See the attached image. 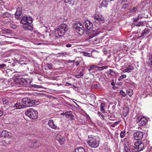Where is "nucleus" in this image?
Segmentation results:
<instances>
[{
	"instance_id": "obj_1",
	"label": "nucleus",
	"mask_w": 152,
	"mask_h": 152,
	"mask_svg": "<svg viewBox=\"0 0 152 152\" xmlns=\"http://www.w3.org/2000/svg\"><path fill=\"white\" fill-rule=\"evenodd\" d=\"M85 28L83 25L80 21H76L73 24V27L77 32L80 34H83L84 29L87 30V33L89 39H91L100 33L101 32V29L98 27L92 28L93 24L89 20L84 22Z\"/></svg>"
},
{
	"instance_id": "obj_2",
	"label": "nucleus",
	"mask_w": 152,
	"mask_h": 152,
	"mask_svg": "<svg viewBox=\"0 0 152 152\" xmlns=\"http://www.w3.org/2000/svg\"><path fill=\"white\" fill-rule=\"evenodd\" d=\"M68 29V26L66 24H61L57 27L56 33L54 34V36L57 38L61 37L65 34Z\"/></svg>"
},
{
	"instance_id": "obj_3",
	"label": "nucleus",
	"mask_w": 152,
	"mask_h": 152,
	"mask_svg": "<svg viewBox=\"0 0 152 152\" xmlns=\"http://www.w3.org/2000/svg\"><path fill=\"white\" fill-rule=\"evenodd\" d=\"M88 138L87 142L89 146L93 148H97L99 146L100 139L98 136L90 135L88 136Z\"/></svg>"
},
{
	"instance_id": "obj_4",
	"label": "nucleus",
	"mask_w": 152,
	"mask_h": 152,
	"mask_svg": "<svg viewBox=\"0 0 152 152\" xmlns=\"http://www.w3.org/2000/svg\"><path fill=\"white\" fill-rule=\"evenodd\" d=\"M26 115L32 119H35L38 117L37 111L33 109L30 108L27 110L25 113Z\"/></svg>"
},
{
	"instance_id": "obj_5",
	"label": "nucleus",
	"mask_w": 152,
	"mask_h": 152,
	"mask_svg": "<svg viewBox=\"0 0 152 152\" xmlns=\"http://www.w3.org/2000/svg\"><path fill=\"white\" fill-rule=\"evenodd\" d=\"M93 18L95 23L100 24L104 23V19L102 15L96 13L94 15Z\"/></svg>"
},
{
	"instance_id": "obj_6",
	"label": "nucleus",
	"mask_w": 152,
	"mask_h": 152,
	"mask_svg": "<svg viewBox=\"0 0 152 152\" xmlns=\"http://www.w3.org/2000/svg\"><path fill=\"white\" fill-rule=\"evenodd\" d=\"M134 147L138 151L143 150L145 148L144 144L139 141H136L135 142Z\"/></svg>"
},
{
	"instance_id": "obj_7",
	"label": "nucleus",
	"mask_w": 152,
	"mask_h": 152,
	"mask_svg": "<svg viewBox=\"0 0 152 152\" xmlns=\"http://www.w3.org/2000/svg\"><path fill=\"white\" fill-rule=\"evenodd\" d=\"M134 147L138 151L143 150L145 148L144 144L139 141H136L135 142Z\"/></svg>"
},
{
	"instance_id": "obj_8",
	"label": "nucleus",
	"mask_w": 152,
	"mask_h": 152,
	"mask_svg": "<svg viewBox=\"0 0 152 152\" xmlns=\"http://www.w3.org/2000/svg\"><path fill=\"white\" fill-rule=\"evenodd\" d=\"M21 23L24 24L27 23H31L32 22V18L31 17L23 16L20 20Z\"/></svg>"
},
{
	"instance_id": "obj_9",
	"label": "nucleus",
	"mask_w": 152,
	"mask_h": 152,
	"mask_svg": "<svg viewBox=\"0 0 152 152\" xmlns=\"http://www.w3.org/2000/svg\"><path fill=\"white\" fill-rule=\"evenodd\" d=\"M143 136V133L142 132L138 131L134 133L133 134L134 139L136 140H141Z\"/></svg>"
},
{
	"instance_id": "obj_10",
	"label": "nucleus",
	"mask_w": 152,
	"mask_h": 152,
	"mask_svg": "<svg viewBox=\"0 0 152 152\" xmlns=\"http://www.w3.org/2000/svg\"><path fill=\"white\" fill-rule=\"evenodd\" d=\"M20 83L21 84L24 85L26 87H28L29 86H30V85H29L30 84L31 81L28 79H20Z\"/></svg>"
},
{
	"instance_id": "obj_11",
	"label": "nucleus",
	"mask_w": 152,
	"mask_h": 152,
	"mask_svg": "<svg viewBox=\"0 0 152 152\" xmlns=\"http://www.w3.org/2000/svg\"><path fill=\"white\" fill-rule=\"evenodd\" d=\"M22 9L18 7L17 8L16 13H15V18L18 20H19L21 18V15L22 14Z\"/></svg>"
},
{
	"instance_id": "obj_12",
	"label": "nucleus",
	"mask_w": 152,
	"mask_h": 152,
	"mask_svg": "<svg viewBox=\"0 0 152 152\" xmlns=\"http://www.w3.org/2000/svg\"><path fill=\"white\" fill-rule=\"evenodd\" d=\"M11 136V134L6 130H3L1 132H0V137L10 138Z\"/></svg>"
},
{
	"instance_id": "obj_13",
	"label": "nucleus",
	"mask_w": 152,
	"mask_h": 152,
	"mask_svg": "<svg viewBox=\"0 0 152 152\" xmlns=\"http://www.w3.org/2000/svg\"><path fill=\"white\" fill-rule=\"evenodd\" d=\"M28 102L27 104V107L37 105L39 104V102H37L35 100L28 99Z\"/></svg>"
},
{
	"instance_id": "obj_14",
	"label": "nucleus",
	"mask_w": 152,
	"mask_h": 152,
	"mask_svg": "<svg viewBox=\"0 0 152 152\" xmlns=\"http://www.w3.org/2000/svg\"><path fill=\"white\" fill-rule=\"evenodd\" d=\"M56 139L59 142L61 145H63L64 143L65 139L64 137H62L60 135H57L56 137Z\"/></svg>"
},
{
	"instance_id": "obj_15",
	"label": "nucleus",
	"mask_w": 152,
	"mask_h": 152,
	"mask_svg": "<svg viewBox=\"0 0 152 152\" xmlns=\"http://www.w3.org/2000/svg\"><path fill=\"white\" fill-rule=\"evenodd\" d=\"M39 144L37 142V141H35L30 143L29 147L30 148L36 149L39 147Z\"/></svg>"
},
{
	"instance_id": "obj_16",
	"label": "nucleus",
	"mask_w": 152,
	"mask_h": 152,
	"mask_svg": "<svg viewBox=\"0 0 152 152\" xmlns=\"http://www.w3.org/2000/svg\"><path fill=\"white\" fill-rule=\"evenodd\" d=\"M139 125L140 126L145 125L147 123L146 119L144 118H141L138 121Z\"/></svg>"
},
{
	"instance_id": "obj_17",
	"label": "nucleus",
	"mask_w": 152,
	"mask_h": 152,
	"mask_svg": "<svg viewBox=\"0 0 152 152\" xmlns=\"http://www.w3.org/2000/svg\"><path fill=\"white\" fill-rule=\"evenodd\" d=\"M48 125L51 128L55 129H59V127L55 126L54 122L52 120H50L48 123Z\"/></svg>"
},
{
	"instance_id": "obj_18",
	"label": "nucleus",
	"mask_w": 152,
	"mask_h": 152,
	"mask_svg": "<svg viewBox=\"0 0 152 152\" xmlns=\"http://www.w3.org/2000/svg\"><path fill=\"white\" fill-rule=\"evenodd\" d=\"M134 69V67L131 65H129L126 68L123 69L122 70V72L123 73H129Z\"/></svg>"
},
{
	"instance_id": "obj_19",
	"label": "nucleus",
	"mask_w": 152,
	"mask_h": 152,
	"mask_svg": "<svg viewBox=\"0 0 152 152\" xmlns=\"http://www.w3.org/2000/svg\"><path fill=\"white\" fill-rule=\"evenodd\" d=\"M29 23H26L24 25L23 28L26 31H31L33 29L32 26L29 24Z\"/></svg>"
},
{
	"instance_id": "obj_20",
	"label": "nucleus",
	"mask_w": 152,
	"mask_h": 152,
	"mask_svg": "<svg viewBox=\"0 0 152 152\" xmlns=\"http://www.w3.org/2000/svg\"><path fill=\"white\" fill-rule=\"evenodd\" d=\"M65 116L67 118H69L71 120H74V116L72 114V112L71 111H67L66 112Z\"/></svg>"
},
{
	"instance_id": "obj_21",
	"label": "nucleus",
	"mask_w": 152,
	"mask_h": 152,
	"mask_svg": "<svg viewBox=\"0 0 152 152\" xmlns=\"http://www.w3.org/2000/svg\"><path fill=\"white\" fill-rule=\"evenodd\" d=\"M121 4L122 6V8H125L126 7V6L129 5V3L128 0H123L121 2Z\"/></svg>"
},
{
	"instance_id": "obj_22",
	"label": "nucleus",
	"mask_w": 152,
	"mask_h": 152,
	"mask_svg": "<svg viewBox=\"0 0 152 152\" xmlns=\"http://www.w3.org/2000/svg\"><path fill=\"white\" fill-rule=\"evenodd\" d=\"M25 105H23L21 104V103H17L13 106V107L16 109H20L25 107Z\"/></svg>"
},
{
	"instance_id": "obj_23",
	"label": "nucleus",
	"mask_w": 152,
	"mask_h": 152,
	"mask_svg": "<svg viewBox=\"0 0 152 152\" xmlns=\"http://www.w3.org/2000/svg\"><path fill=\"white\" fill-rule=\"evenodd\" d=\"M56 55V56L57 57L66 56L68 55V53L67 52H61L57 53Z\"/></svg>"
},
{
	"instance_id": "obj_24",
	"label": "nucleus",
	"mask_w": 152,
	"mask_h": 152,
	"mask_svg": "<svg viewBox=\"0 0 152 152\" xmlns=\"http://www.w3.org/2000/svg\"><path fill=\"white\" fill-rule=\"evenodd\" d=\"M133 24L134 26H145V22L143 21H139L137 23H133Z\"/></svg>"
},
{
	"instance_id": "obj_25",
	"label": "nucleus",
	"mask_w": 152,
	"mask_h": 152,
	"mask_svg": "<svg viewBox=\"0 0 152 152\" xmlns=\"http://www.w3.org/2000/svg\"><path fill=\"white\" fill-rule=\"evenodd\" d=\"M151 30L147 28H146L143 30L141 34V36H144V35L148 34L150 32Z\"/></svg>"
},
{
	"instance_id": "obj_26",
	"label": "nucleus",
	"mask_w": 152,
	"mask_h": 152,
	"mask_svg": "<svg viewBox=\"0 0 152 152\" xmlns=\"http://www.w3.org/2000/svg\"><path fill=\"white\" fill-rule=\"evenodd\" d=\"M108 2L106 0L103 1L100 5V7H107L108 4Z\"/></svg>"
},
{
	"instance_id": "obj_27",
	"label": "nucleus",
	"mask_w": 152,
	"mask_h": 152,
	"mask_svg": "<svg viewBox=\"0 0 152 152\" xmlns=\"http://www.w3.org/2000/svg\"><path fill=\"white\" fill-rule=\"evenodd\" d=\"M130 151V148L129 145L127 143L124 144V151L125 152H129Z\"/></svg>"
},
{
	"instance_id": "obj_28",
	"label": "nucleus",
	"mask_w": 152,
	"mask_h": 152,
	"mask_svg": "<svg viewBox=\"0 0 152 152\" xmlns=\"http://www.w3.org/2000/svg\"><path fill=\"white\" fill-rule=\"evenodd\" d=\"M129 113V109L128 107H125L123 109V114L125 117L127 116Z\"/></svg>"
},
{
	"instance_id": "obj_29",
	"label": "nucleus",
	"mask_w": 152,
	"mask_h": 152,
	"mask_svg": "<svg viewBox=\"0 0 152 152\" xmlns=\"http://www.w3.org/2000/svg\"><path fill=\"white\" fill-rule=\"evenodd\" d=\"M28 98H24L22 100V102L23 104V105H25V107H27V104L28 102Z\"/></svg>"
},
{
	"instance_id": "obj_30",
	"label": "nucleus",
	"mask_w": 152,
	"mask_h": 152,
	"mask_svg": "<svg viewBox=\"0 0 152 152\" xmlns=\"http://www.w3.org/2000/svg\"><path fill=\"white\" fill-rule=\"evenodd\" d=\"M147 64L150 66L151 67H152V56H149V58L148 60L147 61Z\"/></svg>"
},
{
	"instance_id": "obj_31",
	"label": "nucleus",
	"mask_w": 152,
	"mask_h": 152,
	"mask_svg": "<svg viewBox=\"0 0 152 152\" xmlns=\"http://www.w3.org/2000/svg\"><path fill=\"white\" fill-rule=\"evenodd\" d=\"M75 152H85V151L83 148L81 147L76 148L75 150Z\"/></svg>"
},
{
	"instance_id": "obj_32",
	"label": "nucleus",
	"mask_w": 152,
	"mask_h": 152,
	"mask_svg": "<svg viewBox=\"0 0 152 152\" xmlns=\"http://www.w3.org/2000/svg\"><path fill=\"white\" fill-rule=\"evenodd\" d=\"M127 93L129 96H132L133 94V91L132 89H129L126 91Z\"/></svg>"
},
{
	"instance_id": "obj_33",
	"label": "nucleus",
	"mask_w": 152,
	"mask_h": 152,
	"mask_svg": "<svg viewBox=\"0 0 152 152\" xmlns=\"http://www.w3.org/2000/svg\"><path fill=\"white\" fill-rule=\"evenodd\" d=\"M1 16L4 18H9L11 16V15L7 12H5L3 13Z\"/></svg>"
},
{
	"instance_id": "obj_34",
	"label": "nucleus",
	"mask_w": 152,
	"mask_h": 152,
	"mask_svg": "<svg viewBox=\"0 0 152 152\" xmlns=\"http://www.w3.org/2000/svg\"><path fill=\"white\" fill-rule=\"evenodd\" d=\"M105 106V104L104 103H101L100 105L101 111L103 113H104L105 112V110L104 109Z\"/></svg>"
},
{
	"instance_id": "obj_35",
	"label": "nucleus",
	"mask_w": 152,
	"mask_h": 152,
	"mask_svg": "<svg viewBox=\"0 0 152 152\" xmlns=\"http://www.w3.org/2000/svg\"><path fill=\"white\" fill-rule=\"evenodd\" d=\"M83 71H82L80 72L78 74L76 75L75 77L77 78H80L81 76L83 75Z\"/></svg>"
},
{
	"instance_id": "obj_36",
	"label": "nucleus",
	"mask_w": 152,
	"mask_h": 152,
	"mask_svg": "<svg viewBox=\"0 0 152 152\" xmlns=\"http://www.w3.org/2000/svg\"><path fill=\"white\" fill-rule=\"evenodd\" d=\"M129 11L130 12H134L137 11V8L136 7H133L132 8H130L129 10Z\"/></svg>"
},
{
	"instance_id": "obj_37",
	"label": "nucleus",
	"mask_w": 152,
	"mask_h": 152,
	"mask_svg": "<svg viewBox=\"0 0 152 152\" xmlns=\"http://www.w3.org/2000/svg\"><path fill=\"white\" fill-rule=\"evenodd\" d=\"M82 53L83 56L88 57H91V54L85 51L82 52Z\"/></svg>"
},
{
	"instance_id": "obj_38",
	"label": "nucleus",
	"mask_w": 152,
	"mask_h": 152,
	"mask_svg": "<svg viewBox=\"0 0 152 152\" xmlns=\"http://www.w3.org/2000/svg\"><path fill=\"white\" fill-rule=\"evenodd\" d=\"M0 145L5 147L7 146V144L5 141L3 140H0Z\"/></svg>"
},
{
	"instance_id": "obj_39",
	"label": "nucleus",
	"mask_w": 152,
	"mask_h": 152,
	"mask_svg": "<svg viewBox=\"0 0 152 152\" xmlns=\"http://www.w3.org/2000/svg\"><path fill=\"white\" fill-rule=\"evenodd\" d=\"M2 101L3 104H6L7 105L9 104V102L7 100L4 98H3L2 99Z\"/></svg>"
},
{
	"instance_id": "obj_40",
	"label": "nucleus",
	"mask_w": 152,
	"mask_h": 152,
	"mask_svg": "<svg viewBox=\"0 0 152 152\" xmlns=\"http://www.w3.org/2000/svg\"><path fill=\"white\" fill-rule=\"evenodd\" d=\"M125 132L126 131L124 130L121 132L120 134V136L121 138H123L125 136Z\"/></svg>"
},
{
	"instance_id": "obj_41",
	"label": "nucleus",
	"mask_w": 152,
	"mask_h": 152,
	"mask_svg": "<svg viewBox=\"0 0 152 152\" xmlns=\"http://www.w3.org/2000/svg\"><path fill=\"white\" fill-rule=\"evenodd\" d=\"M6 67V65L4 64H0V69H5Z\"/></svg>"
},
{
	"instance_id": "obj_42",
	"label": "nucleus",
	"mask_w": 152,
	"mask_h": 152,
	"mask_svg": "<svg viewBox=\"0 0 152 152\" xmlns=\"http://www.w3.org/2000/svg\"><path fill=\"white\" fill-rule=\"evenodd\" d=\"M126 76L125 75H122L121 76L118 78V80H121L122 79L125 78L126 77Z\"/></svg>"
},
{
	"instance_id": "obj_43",
	"label": "nucleus",
	"mask_w": 152,
	"mask_h": 152,
	"mask_svg": "<svg viewBox=\"0 0 152 152\" xmlns=\"http://www.w3.org/2000/svg\"><path fill=\"white\" fill-rule=\"evenodd\" d=\"M3 33L6 34H11L10 31V30L7 29L4 31L3 32Z\"/></svg>"
},
{
	"instance_id": "obj_44",
	"label": "nucleus",
	"mask_w": 152,
	"mask_h": 152,
	"mask_svg": "<svg viewBox=\"0 0 152 152\" xmlns=\"http://www.w3.org/2000/svg\"><path fill=\"white\" fill-rule=\"evenodd\" d=\"M120 93L121 94V95L123 96V97H125L126 96V94L122 90H121L120 91Z\"/></svg>"
},
{
	"instance_id": "obj_45",
	"label": "nucleus",
	"mask_w": 152,
	"mask_h": 152,
	"mask_svg": "<svg viewBox=\"0 0 152 152\" xmlns=\"http://www.w3.org/2000/svg\"><path fill=\"white\" fill-rule=\"evenodd\" d=\"M31 86L33 87L34 88H41V86L38 85L36 84L32 85V86Z\"/></svg>"
},
{
	"instance_id": "obj_46",
	"label": "nucleus",
	"mask_w": 152,
	"mask_h": 152,
	"mask_svg": "<svg viewBox=\"0 0 152 152\" xmlns=\"http://www.w3.org/2000/svg\"><path fill=\"white\" fill-rule=\"evenodd\" d=\"M73 0H64V2L66 3H68L70 4L72 3V1H73Z\"/></svg>"
},
{
	"instance_id": "obj_47",
	"label": "nucleus",
	"mask_w": 152,
	"mask_h": 152,
	"mask_svg": "<svg viewBox=\"0 0 152 152\" xmlns=\"http://www.w3.org/2000/svg\"><path fill=\"white\" fill-rule=\"evenodd\" d=\"M55 62V63H57V64L58 63V64H59V63H61V62L59 60H54Z\"/></svg>"
},
{
	"instance_id": "obj_48",
	"label": "nucleus",
	"mask_w": 152,
	"mask_h": 152,
	"mask_svg": "<svg viewBox=\"0 0 152 152\" xmlns=\"http://www.w3.org/2000/svg\"><path fill=\"white\" fill-rule=\"evenodd\" d=\"M10 27L13 28H16V26L15 25L10 24Z\"/></svg>"
},
{
	"instance_id": "obj_49",
	"label": "nucleus",
	"mask_w": 152,
	"mask_h": 152,
	"mask_svg": "<svg viewBox=\"0 0 152 152\" xmlns=\"http://www.w3.org/2000/svg\"><path fill=\"white\" fill-rule=\"evenodd\" d=\"M72 45V44H67L66 45V46L67 48H70L71 47Z\"/></svg>"
},
{
	"instance_id": "obj_50",
	"label": "nucleus",
	"mask_w": 152,
	"mask_h": 152,
	"mask_svg": "<svg viewBox=\"0 0 152 152\" xmlns=\"http://www.w3.org/2000/svg\"><path fill=\"white\" fill-rule=\"evenodd\" d=\"M98 69L100 71L103 70L102 66L98 67Z\"/></svg>"
},
{
	"instance_id": "obj_51",
	"label": "nucleus",
	"mask_w": 152,
	"mask_h": 152,
	"mask_svg": "<svg viewBox=\"0 0 152 152\" xmlns=\"http://www.w3.org/2000/svg\"><path fill=\"white\" fill-rule=\"evenodd\" d=\"M4 112L2 110H0V116H1L3 114Z\"/></svg>"
},
{
	"instance_id": "obj_52",
	"label": "nucleus",
	"mask_w": 152,
	"mask_h": 152,
	"mask_svg": "<svg viewBox=\"0 0 152 152\" xmlns=\"http://www.w3.org/2000/svg\"><path fill=\"white\" fill-rule=\"evenodd\" d=\"M75 64L76 66H78L79 64V63L78 61H76L75 62Z\"/></svg>"
},
{
	"instance_id": "obj_53",
	"label": "nucleus",
	"mask_w": 152,
	"mask_h": 152,
	"mask_svg": "<svg viewBox=\"0 0 152 152\" xmlns=\"http://www.w3.org/2000/svg\"><path fill=\"white\" fill-rule=\"evenodd\" d=\"M133 19V21L134 22L133 23L136 22L137 21V19H136V18H134Z\"/></svg>"
},
{
	"instance_id": "obj_54",
	"label": "nucleus",
	"mask_w": 152,
	"mask_h": 152,
	"mask_svg": "<svg viewBox=\"0 0 152 152\" xmlns=\"http://www.w3.org/2000/svg\"><path fill=\"white\" fill-rule=\"evenodd\" d=\"M102 118L103 120H105V118L106 117L105 116L102 115H101Z\"/></svg>"
},
{
	"instance_id": "obj_55",
	"label": "nucleus",
	"mask_w": 152,
	"mask_h": 152,
	"mask_svg": "<svg viewBox=\"0 0 152 152\" xmlns=\"http://www.w3.org/2000/svg\"><path fill=\"white\" fill-rule=\"evenodd\" d=\"M97 114H98V115L100 116V115L101 116V115H102V114L101 113V112H100L99 111L97 112Z\"/></svg>"
},
{
	"instance_id": "obj_56",
	"label": "nucleus",
	"mask_w": 152,
	"mask_h": 152,
	"mask_svg": "<svg viewBox=\"0 0 152 152\" xmlns=\"http://www.w3.org/2000/svg\"><path fill=\"white\" fill-rule=\"evenodd\" d=\"M92 68H92V66L91 67L89 68L88 69V70L89 72H90L91 71V70H92Z\"/></svg>"
},
{
	"instance_id": "obj_57",
	"label": "nucleus",
	"mask_w": 152,
	"mask_h": 152,
	"mask_svg": "<svg viewBox=\"0 0 152 152\" xmlns=\"http://www.w3.org/2000/svg\"><path fill=\"white\" fill-rule=\"evenodd\" d=\"M102 67L103 69H107L108 68V67L107 66H102Z\"/></svg>"
},
{
	"instance_id": "obj_58",
	"label": "nucleus",
	"mask_w": 152,
	"mask_h": 152,
	"mask_svg": "<svg viewBox=\"0 0 152 152\" xmlns=\"http://www.w3.org/2000/svg\"><path fill=\"white\" fill-rule=\"evenodd\" d=\"M67 62L68 63H72V60H68Z\"/></svg>"
},
{
	"instance_id": "obj_59",
	"label": "nucleus",
	"mask_w": 152,
	"mask_h": 152,
	"mask_svg": "<svg viewBox=\"0 0 152 152\" xmlns=\"http://www.w3.org/2000/svg\"><path fill=\"white\" fill-rule=\"evenodd\" d=\"M66 112L65 113H61V115H64L65 116Z\"/></svg>"
},
{
	"instance_id": "obj_60",
	"label": "nucleus",
	"mask_w": 152,
	"mask_h": 152,
	"mask_svg": "<svg viewBox=\"0 0 152 152\" xmlns=\"http://www.w3.org/2000/svg\"><path fill=\"white\" fill-rule=\"evenodd\" d=\"M12 143V141H9L8 142V144H10Z\"/></svg>"
},
{
	"instance_id": "obj_61",
	"label": "nucleus",
	"mask_w": 152,
	"mask_h": 152,
	"mask_svg": "<svg viewBox=\"0 0 152 152\" xmlns=\"http://www.w3.org/2000/svg\"><path fill=\"white\" fill-rule=\"evenodd\" d=\"M142 36H141V35L140 36H138L137 37V39H139L140 38V37H142Z\"/></svg>"
},
{
	"instance_id": "obj_62",
	"label": "nucleus",
	"mask_w": 152,
	"mask_h": 152,
	"mask_svg": "<svg viewBox=\"0 0 152 152\" xmlns=\"http://www.w3.org/2000/svg\"><path fill=\"white\" fill-rule=\"evenodd\" d=\"M32 34L34 36H36L35 35V34H36V32H34V33H32Z\"/></svg>"
},
{
	"instance_id": "obj_63",
	"label": "nucleus",
	"mask_w": 152,
	"mask_h": 152,
	"mask_svg": "<svg viewBox=\"0 0 152 152\" xmlns=\"http://www.w3.org/2000/svg\"><path fill=\"white\" fill-rule=\"evenodd\" d=\"M111 84L112 86H113V85H114V82L111 83Z\"/></svg>"
},
{
	"instance_id": "obj_64",
	"label": "nucleus",
	"mask_w": 152,
	"mask_h": 152,
	"mask_svg": "<svg viewBox=\"0 0 152 152\" xmlns=\"http://www.w3.org/2000/svg\"><path fill=\"white\" fill-rule=\"evenodd\" d=\"M72 63H75V60H72Z\"/></svg>"
}]
</instances>
